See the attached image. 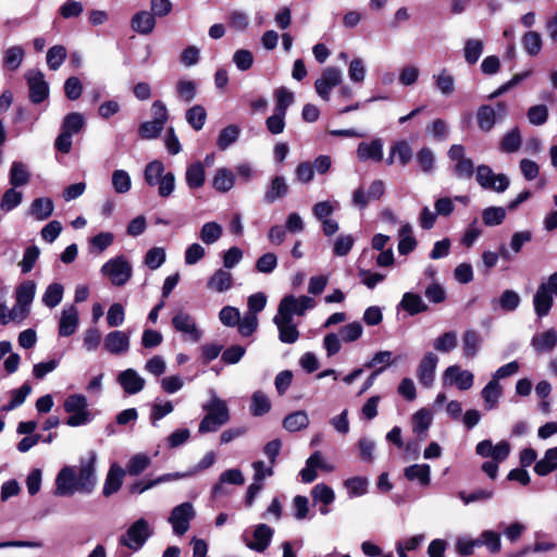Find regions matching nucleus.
I'll list each match as a JSON object with an SVG mask.
<instances>
[{
    "mask_svg": "<svg viewBox=\"0 0 557 557\" xmlns=\"http://www.w3.org/2000/svg\"><path fill=\"white\" fill-rule=\"evenodd\" d=\"M203 409L207 411L199 424V433L215 432L230 421V411L226 403L220 398H213Z\"/></svg>",
    "mask_w": 557,
    "mask_h": 557,
    "instance_id": "1",
    "label": "nucleus"
},
{
    "mask_svg": "<svg viewBox=\"0 0 557 557\" xmlns=\"http://www.w3.org/2000/svg\"><path fill=\"white\" fill-rule=\"evenodd\" d=\"M151 531L149 523L146 519L140 518L136 520L123 534L119 542L123 546H127L131 549L138 550L146 541L150 537Z\"/></svg>",
    "mask_w": 557,
    "mask_h": 557,
    "instance_id": "2",
    "label": "nucleus"
},
{
    "mask_svg": "<svg viewBox=\"0 0 557 557\" xmlns=\"http://www.w3.org/2000/svg\"><path fill=\"white\" fill-rule=\"evenodd\" d=\"M101 272L110 277L113 285L123 286L132 276V265L123 256H120L107 261Z\"/></svg>",
    "mask_w": 557,
    "mask_h": 557,
    "instance_id": "3",
    "label": "nucleus"
},
{
    "mask_svg": "<svg viewBox=\"0 0 557 557\" xmlns=\"http://www.w3.org/2000/svg\"><path fill=\"white\" fill-rule=\"evenodd\" d=\"M96 459L95 451H90L87 460L81 461L78 474H76V491L84 494H91L96 487Z\"/></svg>",
    "mask_w": 557,
    "mask_h": 557,
    "instance_id": "4",
    "label": "nucleus"
},
{
    "mask_svg": "<svg viewBox=\"0 0 557 557\" xmlns=\"http://www.w3.org/2000/svg\"><path fill=\"white\" fill-rule=\"evenodd\" d=\"M195 518V510L189 502H185L174 507L171 511L169 522L172 524L173 532L176 535H184Z\"/></svg>",
    "mask_w": 557,
    "mask_h": 557,
    "instance_id": "5",
    "label": "nucleus"
},
{
    "mask_svg": "<svg viewBox=\"0 0 557 557\" xmlns=\"http://www.w3.org/2000/svg\"><path fill=\"white\" fill-rule=\"evenodd\" d=\"M343 81V73L339 69L334 66L325 67L320 78L314 83L317 94L325 101L330 100L331 90L341 85Z\"/></svg>",
    "mask_w": 557,
    "mask_h": 557,
    "instance_id": "6",
    "label": "nucleus"
},
{
    "mask_svg": "<svg viewBox=\"0 0 557 557\" xmlns=\"http://www.w3.org/2000/svg\"><path fill=\"white\" fill-rule=\"evenodd\" d=\"M29 99L33 103H41L49 96V86L40 71L30 70L26 73Z\"/></svg>",
    "mask_w": 557,
    "mask_h": 557,
    "instance_id": "7",
    "label": "nucleus"
},
{
    "mask_svg": "<svg viewBox=\"0 0 557 557\" xmlns=\"http://www.w3.org/2000/svg\"><path fill=\"white\" fill-rule=\"evenodd\" d=\"M445 384L456 385L460 391L470 389L474 382V376L470 371L461 370L460 366H449L443 374Z\"/></svg>",
    "mask_w": 557,
    "mask_h": 557,
    "instance_id": "8",
    "label": "nucleus"
},
{
    "mask_svg": "<svg viewBox=\"0 0 557 557\" xmlns=\"http://www.w3.org/2000/svg\"><path fill=\"white\" fill-rule=\"evenodd\" d=\"M385 193V184L381 180L371 183L368 191L360 186L352 194V201L360 209H364L371 200H379Z\"/></svg>",
    "mask_w": 557,
    "mask_h": 557,
    "instance_id": "9",
    "label": "nucleus"
},
{
    "mask_svg": "<svg viewBox=\"0 0 557 557\" xmlns=\"http://www.w3.org/2000/svg\"><path fill=\"white\" fill-rule=\"evenodd\" d=\"M273 534L274 530L271 527L265 523H260L253 530L252 540L244 537V541L248 548L262 553L269 547Z\"/></svg>",
    "mask_w": 557,
    "mask_h": 557,
    "instance_id": "10",
    "label": "nucleus"
},
{
    "mask_svg": "<svg viewBox=\"0 0 557 557\" xmlns=\"http://www.w3.org/2000/svg\"><path fill=\"white\" fill-rule=\"evenodd\" d=\"M36 293V284L34 281L27 280L22 282L15 290L16 302L20 306L21 320L28 315V307L33 302Z\"/></svg>",
    "mask_w": 557,
    "mask_h": 557,
    "instance_id": "11",
    "label": "nucleus"
},
{
    "mask_svg": "<svg viewBox=\"0 0 557 557\" xmlns=\"http://www.w3.org/2000/svg\"><path fill=\"white\" fill-rule=\"evenodd\" d=\"M437 362V356L431 351L426 352L421 359L418 366L417 375L420 384L424 387L432 386Z\"/></svg>",
    "mask_w": 557,
    "mask_h": 557,
    "instance_id": "12",
    "label": "nucleus"
},
{
    "mask_svg": "<svg viewBox=\"0 0 557 557\" xmlns=\"http://www.w3.org/2000/svg\"><path fill=\"white\" fill-rule=\"evenodd\" d=\"M245 482L244 475L239 469H228L223 471L219 481L212 486L211 496L218 498L222 495H227L228 492L225 490L224 484L243 485Z\"/></svg>",
    "mask_w": 557,
    "mask_h": 557,
    "instance_id": "13",
    "label": "nucleus"
},
{
    "mask_svg": "<svg viewBox=\"0 0 557 557\" xmlns=\"http://www.w3.org/2000/svg\"><path fill=\"white\" fill-rule=\"evenodd\" d=\"M125 473V470L116 462L110 466L102 490L103 496L109 497L120 491Z\"/></svg>",
    "mask_w": 557,
    "mask_h": 557,
    "instance_id": "14",
    "label": "nucleus"
},
{
    "mask_svg": "<svg viewBox=\"0 0 557 557\" xmlns=\"http://www.w3.org/2000/svg\"><path fill=\"white\" fill-rule=\"evenodd\" d=\"M78 310L74 305L63 309L59 322V335L69 337L73 335L78 327Z\"/></svg>",
    "mask_w": 557,
    "mask_h": 557,
    "instance_id": "15",
    "label": "nucleus"
},
{
    "mask_svg": "<svg viewBox=\"0 0 557 557\" xmlns=\"http://www.w3.org/2000/svg\"><path fill=\"white\" fill-rule=\"evenodd\" d=\"M76 473L66 466L61 469L55 479L58 495H72L76 491Z\"/></svg>",
    "mask_w": 557,
    "mask_h": 557,
    "instance_id": "16",
    "label": "nucleus"
},
{
    "mask_svg": "<svg viewBox=\"0 0 557 557\" xmlns=\"http://www.w3.org/2000/svg\"><path fill=\"white\" fill-rule=\"evenodd\" d=\"M104 348L113 355L126 352L129 348V336L122 331H112L104 338Z\"/></svg>",
    "mask_w": 557,
    "mask_h": 557,
    "instance_id": "17",
    "label": "nucleus"
},
{
    "mask_svg": "<svg viewBox=\"0 0 557 557\" xmlns=\"http://www.w3.org/2000/svg\"><path fill=\"white\" fill-rule=\"evenodd\" d=\"M357 156L361 161H375L379 162L383 158V141L380 138L373 139L370 143L362 141L358 145Z\"/></svg>",
    "mask_w": 557,
    "mask_h": 557,
    "instance_id": "18",
    "label": "nucleus"
},
{
    "mask_svg": "<svg viewBox=\"0 0 557 557\" xmlns=\"http://www.w3.org/2000/svg\"><path fill=\"white\" fill-rule=\"evenodd\" d=\"M117 381L124 392L129 395L139 393L145 386V380L133 369L121 372L117 376Z\"/></svg>",
    "mask_w": 557,
    "mask_h": 557,
    "instance_id": "19",
    "label": "nucleus"
},
{
    "mask_svg": "<svg viewBox=\"0 0 557 557\" xmlns=\"http://www.w3.org/2000/svg\"><path fill=\"white\" fill-rule=\"evenodd\" d=\"M531 346L539 354L552 351L557 346V331L549 329L535 334L531 339Z\"/></svg>",
    "mask_w": 557,
    "mask_h": 557,
    "instance_id": "20",
    "label": "nucleus"
},
{
    "mask_svg": "<svg viewBox=\"0 0 557 557\" xmlns=\"http://www.w3.org/2000/svg\"><path fill=\"white\" fill-rule=\"evenodd\" d=\"M234 278L231 272L223 269L216 270L208 280L207 288L216 293H224L233 287Z\"/></svg>",
    "mask_w": 557,
    "mask_h": 557,
    "instance_id": "21",
    "label": "nucleus"
},
{
    "mask_svg": "<svg viewBox=\"0 0 557 557\" xmlns=\"http://www.w3.org/2000/svg\"><path fill=\"white\" fill-rule=\"evenodd\" d=\"M156 27V15L152 12L139 11L132 18V28L141 35H149Z\"/></svg>",
    "mask_w": 557,
    "mask_h": 557,
    "instance_id": "22",
    "label": "nucleus"
},
{
    "mask_svg": "<svg viewBox=\"0 0 557 557\" xmlns=\"http://www.w3.org/2000/svg\"><path fill=\"white\" fill-rule=\"evenodd\" d=\"M412 423H413V433L417 434V437L419 441L423 442L428 437V430L432 424V414L431 412L425 409L421 408L419 409L413 416H412Z\"/></svg>",
    "mask_w": 557,
    "mask_h": 557,
    "instance_id": "23",
    "label": "nucleus"
},
{
    "mask_svg": "<svg viewBox=\"0 0 557 557\" xmlns=\"http://www.w3.org/2000/svg\"><path fill=\"white\" fill-rule=\"evenodd\" d=\"M54 205L51 198H35L29 207V214L37 221H45L53 213Z\"/></svg>",
    "mask_w": 557,
    "mask_h": 557,
    "instance_id": "24",
    "label": "nucleus"
},
{
    "mask_svg": "<svg viewBox=\"0 0 557 557\" xmlns=\"http://www.w3.org/2000/svg\"><path fill=\"white\" fill-rule=\"evenodd\" d=\"M172 324L176 331L190 334L194 341H199L201 334L194 319L188 313L180 312L175 314L172 319Z\"/></svg>",
    "mask_w": 557,
    "mask_h": 557,
    "instance_id": "25",
    "label": "nucleus"
},
{
    "mask_svg": "<svg viewBox=\"0 0 557 557\" xmlns=\"http://www.w3.org/2000/svg\"><path fill=\"white\" fill-rule=\"evenodd\" d=\"M557 469V446L548 448L544 457L534 465V472L540 476H546Z\"/></svg>",
    "mask_w": 557,
    "mask_h": 557,
    "instance_id": "26",
    "label": "nucleus"
},
{
    "mask_svg": "<svg viewBox=\"0 0 557 557\" xmlns=\"http://www.w3.org/2000/svg\"><path fill=\"white\" fill-rule=\"evenodd\" d=\"M554 305L553 295L545 292L544 286H539L533 297L534 311L539 318L546 317Z\"/></svg>",
    "mask_w": 557,
    "mask_h": 557,
    "instance_id": "27",
    "label": "nucleus"
},
{
    "mask_svg": "<svg viewBox=\"0 0 557 557\" xmlns=\"http://www.w3.org/2000/svg\"><path fill=\"white\" fill-rule=\"evenodd\" d=\"M404 475L408 481L418 480L422 486H428L431 482V468L428 463L411 465L405 468Z\"/></svg>",
    "mask_w": 557,
    "mask_h": 557,
    "instance_id": "28",
    "label": "nucleus"
},
{
    "mask_svg": "<svg viewBox=\"0 0 557 557\" xmlns=\"http://www.w3.org/2000/svg\"><path fill=\"white\" fill-rule=\"evenodd\" d=\"M411 158L412 149L410 145L405 140H399L391 147L387 163L392 164L397 160L400 164L406 165L410 162Z\"/></svg>",
    "mask_w": 557,
    "mask_h": 557,
    "instance_id": "29",
    "label": "nucleus"
},
{
    "mask_svg": "<svg viewBox=\"0 0 557 557\" xmlns=\"http://www.w3.org/2000/svg\"><path fill=\"white\" fill-rule=\"evenodd\" d=\"M311 496L315 503L320 502L324 505V507L320 508V512L322 515H326L329 512L327 506L335 499V493L333 488L324 483L314 485L311 491Z\"/></svg>",
    "mask_w": 557,
    "mask_h": 557,
    "instance_id": "30",
    "label": "nucleus"
},
{
    "mask_svg": "<svg viewBox=\"0 0 557 557\" xmlns=\"http://www.w3.org/2000/svg\"><path fill=\"white\" fill-rule=\"evenodd\" d=\"M401 308L410 315H416L428 310L422 298L414 293H405L400 301Z\"/></svg>",
    "mask_w": 557,
    "mask_h": 557,
    "instance_id": "31",
    "label": "nucleus"
},
{
    "mask_svg": "<svg viewBox=\"0 0 557 557\" xmlns=\"http://www.w3.org/2000/svg\"><path fill=\"white\" fill-rule=\"evenodd\" d=\"M271 401L262 391H256L251 396L250 413L253 417H262L271 410Z\"/></svg>",
    "mask_w": 557,
    "mask_h": 557,
    "instance_id": "32",
    "label": "nucleus"
},
{
    "mask_svg": "<svg viewBox=\"0 0 557 557\" xmlns=\"http://www.w3.org/2000/svg\"><path fill=\"white\" fill-rule=\"evenodd\" d=\"M481 345V336L474 330H467L462 336V351L467 358L476 356Z\"/></svg>",
    "mask_w": 557,
    "mask_h": 557,
    "instance_id": "33",
    "label": "nucleus"
},
{
    "mask_svg": "<svg viewBox=\"0 0 557 557\" xmlns=\"http://www.w3.org/2000/svg\"><path fill=\"white\" fill-rule=\"evenodd\" d=\"M288 185L284 181V176H274L271 185L264 194V201L273 203L276 199L282 198L288 193Z\"/></svg>",
    "mask_w": 557,
    "mask_h": 557,
    "instance_id": "34",
    "label": "nucleus"
},
{
    "mask_svg": "<svg viewBox=\"0 0 557 557\" xmlns=\"http://www.w3.org/2000/svg\"><path fill=\"white\" fill-rule=\"evenodd\" d=\"M86 125V120L84 114L79 112H72L64 116L61 129L67 134L76 135L78 134Z\"/></svg>",
    "mask_w": 557,
    "mask_h": 557,
    "instance_id": "35",
    "label": "nucleus"
},
{
    "mask_svg": "<svg viewBox=\"0 0 557 557\" xmlns=\"http://www.w3.org/2000/svg\"><path fill=\"white\" fill-rule=\"evenodd\" d=\"M503 388L498 381L492 379L482 389L481 395L487 409H493L498 403Z\"/></svg>",
    "mask_w": 557,
    "mask_h": 557,
    "instance_id": "36",
    "label": "nucleus"
},
{
    "mask_svg": "<svg viewBox=\"0 0 557 557\" xmlns=\"http://www.w3.org/2000/svg\"><path fill=\"white\" fill-rule=\"evenodd\" d=\"M309 425V418L305 411H295L287 414L283 420V428L288 432H297Z\"/></svg>",
    "mask_w": 557,
    "mask_h": 557,
    "instance_id": "37",
    "label": "nucleus"
},
{
    "mask_svg": "<svg viewBox=\"0 0 557 557\" xmlns=\"http://www.w3.org/2000/svg\"><path fill=\"white\" fill-rule=\"evenodd\" d=\"M399 235L398 252L401 256H407L416 249L417 239L412 236V228L409 224L400 227Z\"/></svg>",
    "mask_w": 557,
    "mask_h": 557,
    "instance_id": "38",
    "label": "nucleus"
},
{
    "mask_svg": "<svg viewBox=\"0 0 557 557\" xmlns=\"http://www.w3.org/2000/svg\"><path fill=\"white\" fill-rule=\"evenodd\" d=\"M476 120L481 131L490 132L498 119L495 109L491 106H481L476 112Z\"/></svg>",
    "mask_w": 557,
    "mask_h": 557,
    "instance_id": "39",
    "label": "nucleus"
},
{
    "mask_svg": "<svg viewBox=\"0 0 557 557\" xmlns=\"http://www.w3.org/2000/svg\"><path fill=\"white\" fill-rule=\"evenodd\" d=\"M479 185L483 189H491L495 191H504L509 186L508 176H475Z\"/></svg>",
    "mask_w": 557,
    "mask_h": 557,
    "instance_id": "40",
    "label": "nucleus"
},
{
    "mask_svg": "<svg viewBox=\"0 0 557 557\" xmlns=\"http://www.w3.org/2000/svg\"><path fill=\"white\" fill-rule=\"evenodd\" d=\"M64 287L60 283H51L42 295V302L49 307H57L63 298Z\"/></svg>",
    "mask_w": 557,
    "mask_h": 557,
    "instance_id": "41",
    "label": "nucleus"
},
{
    "mask_svg": "<svg viewBox=\"0 0 557 557\" xmlns=\"http://www.w3.org/2000/svg\"><path fill=\"white\" fill-rule=\"evenodd\" d=\"M206 120V109L200 104H196L186 111V121L195 131H200Z\"/></svg>",
    "mask_w": 557,
    "mask_h": 557,
    "instance_id": "42",
    "label": "nucleus"
},
{
    "mask_svg": "<svg viewBox=\"0 0 557 557\" xmlns=\"http://www.w3.org/2000/svg\"><path fill=\"white\" fill-rule=\"evenodd\" d=\"M24 55L25 51L21 46L10 47L4 52L3 63L9 70L15 71L22 64Z\"/></svg>",
    "mask_w": 557,
    "mask_h": 557,
    "instance_id": "43",
    "label": "nucleus"
},
{
    "mask_svg": "<svg viewBox=\"0 0 557 557\" xmlns=\"http://www.w3.org/2000/svg\"><path fill=\"white\" fill-rule=\"evenodd\" d=\"M522 47L530 55H536L542 50V37L537 32H528L522 37Z\"/></svg>",
    "mask_w": 557,
    "mask_h": 557,
    "instance_id": "44",
    "label": "nucleus"
},
{
    "mask_svg": "<svg viewBox=\"0 0 557 557\" xmlns=\"http://www.w3.org/2000/svg\"><path fill=\"white\" fill-rule=\"evenodd\" d=\"M66 49L64 46L55 45L47 52V64L52 71H57L66 59Z\"/></svg>",
    "mask_w": 557,
    "mask_h": 557,
    "instance_id": "45",
    "label": "nucleus"
},
{
    "mask_svg": "<svg viewBox=\"0 0 557 557\" xmlns=\"http://www.w3.org/2000/svg\"><path fill=\"white\" fill-rule=\"evenodd\" d=\"M479 546L485 545L492 554L500 552L502 542L500 534L498 532L486 530L483 531L478 539Z\"/></svg>",
    "mask_w": 557,
    "mask_h": 557,
    "instance_id": "46",
    "label": "nucleus"
},
{
    "mask_svg": "<svg viewBox=\"0 0 557 557\" xmlns=\"http://www.w3.org/2000/svg\"><path fill=\"white\" fill-rule=\"evenodd\" d=\"M433 79L435 81L436 87L443 95L449 96L454 92L455 79L446 69H443L438 74L433 75Z\"/></svg>",
    "mask_w": 557,
    "mask_h": 557,
    "instance_id": "47",
    "label": "nucleus"
},
{
    "mask_svg": "<svg viewBox=\"0 0 557 557\" xmlns=\"http://www.w3.org/2000/svg\"><path fill=\"white\" fill-rule=\"evenodd\" d=\"M222 226L216 222H207L202 225L200 231L201 240L207 244L215 243L222 236Z\"/></svg>",
    "mask_w": 557,
    "mask_h": 557,
    "instance_id": "48",
    "label": "nucleus"
},
{
    "mask_svg": "<svg viewBox=\"0 0 557 557\" xmlns=\"http://www.w3.org/2000/svg\"><path fill=\"white\" fill-rule=\"evenodd\" d=\"M506 211L502 207H488L482 212V221L486 226H496L503 223Z\"/></svg>",
    "mask_w": 557,
    "mask_h": 557,
    "instance_id": "49",
    "label": "nucleus"
},
{
    "mask_svg": "<svg viewBox=\"0 0 557 557\" xmlns=\"http://www.w3.org/2000/svg\"><path fill=\"white\" fill-rule=\"evenodd\" d=\"M483 52V42L480 39H468L465 44V60L469 64H474Z\"/></svg>",
    "mask_w": 557,
    "mask_h": 557,
    "instance_id": "50",
    "label": "nucleus"
},
{
    "mask_svg": "<svg viewBox=\"0 0 557 557\" xmlns=\"http://www.w3.org/2000/svg\"><path fill=\"white\" fill-rule=\"evenodd\" d=\"M350 497L362 496L368 490V480L363 476H352L344 482Z\"/></svg>",
    "mask_w": 557,
    "mask_h": 557,
    "instance_id": "51",
    "label": "nucleus"
},
{
    "mask_svg": "<svg viewBox=\"0 0 557 557\" xmlns=\"http://www.w3.org/2000/svg\"><path fill=\"white\" fill-rule=\"evenodd\" d=\"M522 144V138L518 127L512 128L508 132L500 141V148L505 152L517 151Z\"/></svg>",
    "mask_w": 557,
    "mask_h": 557,
    "instance_id": "52",
    "label": "nucleus"
},
{
    "mask_svg": "<svg viewBox=\"0 0 557 557\" xmlns=\"http://www.w3.org/2000/svg\"><path fill=\"white\" fill-rule=\"evenodd\" d=\"M274 96L276 100L274 111L286 114L288 107L294 102V94L285 87H280Z\"/></svg>",
    "mask_w": 557,
    "mask_h": 557,
    "instance_id": "53",
    "label": "nucleus"
},
{
    "mask_svg": "<svg viewBox=\"0 0 557 557\" xmlns=\"http://www.w3.org/2000/svg\"><path fill=\"white\" fill-rule=\"evenodd\" d=\"M457 347V335L449 331L440 335L434 342V348L441 352H449Z\"/></svg>",
    "mask_w": 557,
    "mask_h": 557,
    "instance_id": "54",
    "label": "nucleus"
},
{
    "mask_svg": "<svg viewBox=\"0 0 557 557\" xmlns=\"http://www.w3.org/2000/svg\"><path fill=\"white\" fill-rule=\"evenodd\" d=\"M40 255V250L36 245L28 246L23 255V259L20 262L21 271L26 274L33 270Z\"/></svg>",
    "mask_w": 557,
    "mask_h": 557,
    "instance_id": "55",
    "label": "nucleus"
},
{
    "mask_svg": "<svg viewBox=\"0 0 557 557\" xmlns=\"http://www.w3.org/2000/svg\"><path fill=\"white\" fill-rule=\"evenodd\" d=\"M87 398L82 394H72L67 396L63 404L64 410L67 413L87 411Z\"/></svg>",
    "mask_w": 557,
    "mask_h": 557,
    "instance_id": "56",
    "label": "nucleus"
},
{
    "mask_svg": "<svg viewBox=\"0 0 557 557\" xmlns=\"http://www.w3.org/2000/svg\"><path fill=\"white\" fill-rule=\"evenodd\" d=\"M151 460L147 455L137 454L133 456L127 463V472L131 475H139L150 465Z\"/></svg>",
    "mask_w": 557,
    "mask_h": 557,
    "instance_id": "57",
    "label": "nucleus"
},
{
    "mask_svg": "<svg viewBox=\"0 0 557 557\" xmlns=\"http://www.w3.org/2000/svg\"><path fill=\"white\" fill-rule=\"evenodd\" d=\"M520 301L518 293L511 289L504 290L498 299L499 307L506 312L516 310Z\"/></svg>",
    "mask_w": 557,
    "mask_h": 557,
    "instance_id": "58",
    "label": "nucleus"
},
{
    "mask_svg": "<svg viewBox=\"0 0 557 557\" xmlns=\"http://www.w3.org/2000/svg\"><path fill=\"white\" fill-rule=\"evenodd\" d=\"M363 327L360 322L354 321L341 327L339 334L345 343H351L359 339Z\"/></svg>",
    "mask_w": 557,
    "mask_h": 557,
    "instance_id": "59",
    "label": "nucleus"
},
{
    "mask_svg": "<svg viewBox=\"0 0 557 557\" xmlns=\"http://www.w3.org/2000/svg\"><path fill=\"white\" fill-rule=\"evenodd\" d=\"M239 135V128L236 125H228L223 128L218 138V146L220 149L225 150L230 145L235 143Z\"/></svg>",
    "mask_w": 557,
    "mask_h": 557,
    "instance_id": "60",
    "label": "nucleus"
},
{
    "mask_svg": "<svg viewBox=\"0 0 557 557\" xmlns=\"http://www.w3.org/2000/svg\"><path fill=\"white\" fill-rule=\"evenodd\" d=\"M178 97L185 102H190L197 94V84L194 81L181 79L176 84Z\"/></svg>",
    "mask_w": 557,
    "mask_h": 557,
    "instance_id": "61",
    "label": "nucleus"
},
{
    "mask_svg": "<svg viewBox=\"0 0 557 557\" xmlns=\"http://www.w3.org/2000/svg\"><path fill=\"white\" fill-rule=\"evenodd\" d=\"M164 261L165 251L161 247H153L149 249L145 256V264L151 270L160 268Z\"/></svg>",
    "mask_w": 557,
    "mask_h": 557,
    "instance_id": "62",
    "label": "nucleus"
},
{
    "mask_svg": "<svg viewBox=\"0 0 557 557\" xmlns=\"http://www.w3.org/2000/svg\"><path fill=\"white\" fill-rule=\"evenodd\" d=\"M23 195L14 188H9L4 191L1 199V209L11 211L22 202Z\"/></svg>",
    "mask_w": 557,
    "mask_h": 557,
    "instance_id": "63",
    "label": "nucleus"
},
{
    "mask_svg": "<svg viewBox=\"0 0 557 557\" xmlns=\"http://www.w3.org/2000/svg\"><path fill=\"white\" fill-rule=\"evenodd\" d=\"M528 120L531 124L540 126L546 123L548 119V109L545 104H537L529 108Z\"/></svg>",
    "mask_w": 557,
    "mask_h": 557,
    "instance_id": "64",
    "label": "nucleus"
}]
</instances>
